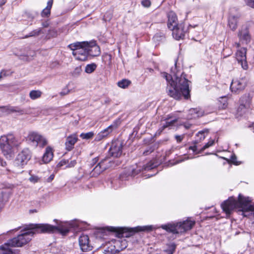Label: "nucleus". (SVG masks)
Segmentation results:
<instances>
[{
  "instance_id": "obj_9",
  "label": "nucleus",
  "mask_w": 254,
  "mask_h": 254,
  "mask_svg": "<svg viewBox=\"0 0 254 254\" xmlns=\"http://www.w3.org/2000/svg\"><path fill=\"white\" fill-rule=\"evenodd\" d=\"M32 153L28 148H24L17 155L15 159V164L17 166L23 167L30 160Z\"/></svg>"
},
{
  "instance_id": "obj_16",
  "label": "nucleus",
  "mask_w": 254,
  "mask_h": 254,
  "mask_svg": "<svg viewBox=\"0 0 254 254\" xmlns=\"http://www.w3.org/2000/svg\"><path fill=\"white\" fill-rule=\"evenodd\" d=\"M171 31H172L173 37L177 40L182 39L185 37L186 31L184 29V25L183 24H180L179 26Z\"/></svg>"
},
{
  "instance_id": "obj_15",
  "label": "nucleus",
  "mask_w": 254,
  "mask_h": 254,
  "mask_svg": "<svg viewBox=\"0 0 254 254\" xmlns=\"http://www.w3.org/2000/svg\"><path fill=\"white\" fill-rule=\"evenodd\" d=\"M79 244L82 251L86 252L92 250V246L89 243V237L83 235L79 238Z\"/></svg>"
},
{
  "instance_id": "obj_29",
  "label": "nucleus",
  "mask_w": 254,
  "mask_h": 254,
  "mask_svg": "<svg viewBox=\"0 0 254 254\" xmlns=\"http://www.w3.org/2000/svg\"><path fill=\"white\" fill-rule=\"evenodd\" d=\"M223 160H226L228 163H233V164L235 165H239L241 164V162L240 161H237V157L236 155L234 154H231V158L230 159L226 158V157H223Z\"/></svg>"
},
{
  "instance_id": "obj_24",
  "label": "nucleus",
  "mask_w": 254,
  "mask_h": 254,
  "mask_svg": "<svg viewBox=\"0 0 254 254\" xmlns=\"http://www.w3.org/2000/svg\"><path fill=\"white\" fill-rule=\"evenodd\" d=\"M53 157V152L52 148L48 146L46 148L45 152L43 156V161L45 163H48L50 162Z\"/></svg>"
},
{
  "instance_id": "obj_46",
  "label": "nucleus",
  "mask_w": 254,
  "mask_h": 254,
  "mask_svg": "<svg viewBox=\"0 0 254 254\" xmlns=\"http://www.w3.org/2000/svg\"><path fill=\"white\" fill-rule=\"evenodd\" d=\"M70 90L68 89L65 88L60 93V94L61 96H64L68 94Z\"/></svg>"
},
{
  "instance_id": "obj_34",
  "label": "nucleus",
  "mask_w": 254,
  "mask_h": 254,
  "mask_svg": "<svg viewBox=\"0 0 254 254\" xmlns=\"http://www.w3.org/2000/svg\"><path fill=\"white\" fill-rule=\"evenodd\" d=\"M115 230V228H102L100 229V232L104 235H109L112 232L114 231Z\"/></svg>"
},
{
  "instance_id": "obj_18",
  "label": "nucleus",
  "mask_w": 254,
  "mask_h": 254,
  "mask_svg": "<svg viewBox=\"0 0 254 254\" xmlns=\"http://www.w3.org/2000/svg\"><path fill=\"white\" fill-rule=\"evenodd\" d=\"M168 27L172 30L179 24L178 23V18L177 15L173 11H170L168 14Z\"/></svg>"
},
{
  "instance_id": "obj_25",
  "label": "nucleus",
  "mask_w": 254,
  "mask_h": 254,
  "mask_svg": "<svg viewBox=\"0 0 254 254\" xmlns=\"http://www.w3.org/2000/svg\"><path fill=\"white\" fill-rule=\"evenodd\" d=\"M76 164L75 160H69L66 159H62L57 165L59 167L65 166V168H71L74 167Z\"/></svg>"
},
{
  "instance_id": "obj_27",
  "label": "nucleus",
  "mask_w": 254,
  "mask_h": 254,
  "mask_svg": "<svg viewBox=\"0 0 254 254\" xmlns=\"http://www.w3.org/2000/svg\"><path fill=\"white\" fill-rule=\"evenodd\" d=\"M18 112L21 114L24 113L23 110L17 111L13 108H9L8 106H0V117L3 116L5 114H8L10 112Z\"/></svg>"
},
{
  "instance_id": "obj_61",
  "label": "nucleus",
  "mask_w": 254,
  "mask_h": 254,
  "mask_svg": "<svg viewBox=\"0 0 254 254\" xmlns=\"http://www.w3.org/2000/svg\"><path fill=\"white\" fill-rule=\"evenodd\" d=\"M220 206H221V207H222V203H221V204H220Z\"/></svg>"
},
{
  "instance_id": "obj_14",
  "label": "nucleus",
  "mask_w": 254,
  "mask_h": 254,
  "mask_svg": "<svg viewBox=\"0 0 254 254\" xmlns=\"http://www.w3.org/2000/svg\"><path fill=\"white\" fill-rule=\"evenodd\" d=\"M11 191L6 189L0 190V212L2 211L5 203L8 201Z\"/></svg>"
},
{
  "instance_id": "obj_37",
  "label": "nucleus",
  "mask_w": 254,
  "mask_h": 254,
  "mask_svg": "<svg viewBox=\"0 0 254 254\" xmlns=\"http://www.w3.org/2000/svg\"><path fill=\"white\" fill-rule=\"evenodd\" d=\"M47 144H48L47 139L45 137L42 136V138H41V139L40 140V141L39 142L38 146H39L41 148H43Z\"/></svg>"
},
{
  "instance_id": "obj_58",
  "label": "nucleus",
  "mask_w": 254,
  "mask_h": 254,
  "mask_svg": "<svg viewBox=\"0 0 254 254\" xmlns=\"http://www.w3.org/2000/svg\"><path fill=\"white\" fill-rule=\"evenodd\" d=\"M147 152H148V151H147V152H144V153H144V154H145V155H147Z\"/></svg>"
},
{
  "instance_id": "obj_39",
  "label": "nucleus",
  "mask_w": 254,
  "mask_h": 254,
  "mask_svg": "<svg viewBox=\"0 0 254 254\" xmlns=\"http://www.w3.org/2000/svg\"><path fill=\"white\" fill-rule=\"evenodd\" d=\"M40 31L41 30L40 29L33 30V31H31L28 35H26L24 37V38H28L30 37L39 35V34L40 32Z\"/></svg>"
},
{
  "instance_id": "obj_11",
  "label": "nucleus",
  "mask_w": 254,
  "mask_h": 254,
  "mask_svg": "<svg viewBox=\"0 0 254 254\" xmlns=\"http://www.w3.org/2000/svg\"><path fill=\"white\" fill-rule=\"evenodd\" d=\"M120 124V119H117L116 120H115L110 126H109L106 128L104 129L103 130L101 131L98 134L96 138V140L97 141H99L103 139V138L106 137L114 129L117 128L119 126Z\"/></svg>"
},
{
  "instance_id": "obj_1",
  "label": "nucleus",
  "mask_w": 254,
  "mask_h": 254,
  "mask_svg": "<svg viewBox=\"0 0 254 254\" xmlns=\"http://www.w3.org/2000/svg\"><path fill=\"white\" fill-rule=\"evenodd\" d=\"M54 227L48 224H31L19 227L13 230L21 229V234L0 247V254H18L13 247H21L28 244L36 233L50 232Z\"/></svg>"
},
{
  "instance_id": "obj_52",
  "label": "nucleus",
  "mask_w": 254,
  "mask_h": 254,
  "mask_svg": "<svg viewBox=\"0 0 254 254\" xmlns=\"http://www.w3.org/2000/svg\"><path fill=\"white\" fill-rule=\"evenodd\" d=\"M189 149L192 150L193 152H195L197 150L196 146L195 145L190 146Z\"/></svg>"
},
{
  "instance_id": "obj_55",
  "label": "nucleus",
  "mask_w": 254,
  "mask_h": 254,
  "mask_svg": "<svg viewBox=\"0 0 254 254\" xmlns=\"http://www.w3.org/2000/svg\"><path fill=\"white\" fill-rule=\"evenodd\" d=\"M232 53V51L231 50H230L229 53L227 55H224V54H223V56L225 57H227V56L231 55Z\"/></svg>"
},
{
  "instance_id": "obj_35",
  "label": "nucleus",
  "mask_w": 254,
  "mask_h": 254,
  "mask_svg": "<svg viewBox=\"0 0 254 254\" xmlns=\"http://www.w3.org/2000/svg\"><path fill=\"white\" fill-rule=\"evenodd\" d=\"M176 246L174 243H171L168 245V249L165 250L166 254H173L175 251Z\"/></svg>"
},
{
  "instance_id": "obj_40",
  "label": "nucleus",
  "mask_w": 254,
  "mask_h": 254,
  "mask_svg": "<svg viewBox=\"0 0 254 254\" xmlns=\"http://www.w3.org/2000/svg\"><path fill=\"white\" fill-rule=\"evenodd\" d=\"M214 143V140H209L207 143H206L204 146L201 148L200 151L202 152L205 149L213 145Z\"/></svg>"
},
{
  "instance_id": "obj_36",
  "label": "nucleus",
  "mask_w": 254,
  "mask_h": 254,
  "mask_svg": "<svg viewBox=\"0 0 254 254\" xmlns=\"http://www.w3.org/2000/svg\"><path fill=\"white\" fill-rule=\"evenodd\" d=\"M93 135H94V133L92 131H90V132H86V133H81L80 135V137L81 138H82V139H89L92 138Z\"/></svg>"
},
{
  "instance_id": "obj_19",
  "label": "nucleus",
  "mask_w": 254,
  "mask_h": 254,
  "mask_svg": "<svg viewBox=\"0 0 254 254\" xmlns=\"http://www.w3.org/2000/svg\"><path fill=\"white\" fill-rule=\"evenodd\" d=\"M239 15L238 14H230L228 17V23L229 28L232 30L236 29L238 25Z\"/></svg>"
},
{
  "instance_id": "obj_45",
  "label": "nucleus",
  "mask_w": 254,
  "mask_h": 254,
  "mask_svg": "<svg viewBox=\"0 0 254 254\" xmlns=\"http://www.w3.org/2000/svg\"><path fill=\"white\" fill-rule=\"evenodd\" d=\"M164 38V37L163 35H161L160 34H156L155 35V36L153 37V39L154 40L156 41H159L163 39Z\"/></svg>"
},
{
  "instance_id": "obj_10",
  "label": "nucleus",
  "mask_w": 254,
  "mask_h": 254,
  "mask_svg": "<svg viewBox=\"0 0 254 254\" xmlns=\"http://www.w3.org/2000/svg\"><path fill=\"white\" fill-rule=\"evenodd\" d=\"M248 83V79L246 77L233 80L230 86L232 92L237 93L244 90Z\"/></svg>"
},
{
  "instance_id": "obj_26",
  "label": "nucleus",
  "mask_w": 254,
  "mask_h": 254,
  "mask_svg": "<svg viewBox=\"0 0 254 254\" xmlns=\"http://www.w3.org/2000/svg\"><path fill=\"white\" fill-rule=\"evenodd\" d=\"M53 3V0H49L47 6L41 12V16L43 17H48L51 13V9Z\"/></svg>"
},
{
  "instance_id": "obj_48",
  "label": "nucleus",
  "mask_w": 254,
  "mask_h": 254,
  "mask_svg": "<svg viewBox=\"0 0 254 254\" xmlns=\"http://www.w3.org/2000/svg\"><path fill=\"white\" fill-rule=\"evenodd\" d=\"M184 137V135H175V138H176L177 142H178V143L181 142L183 140Z\"/></svg>"
},
{
  "instance_id": "obj_57",
  "label": "nucleus",
  "mask_w": 254,
  "mask_h": 254,
  "mask_svg": "<svg viewBox=\"0 0 254 254\" xmlns=\"http://www.w3.org/2000/svg\"><path fill=\"white\" fill-rule=\"evenodd\" d=\"M252 127L253 129L254 130V124H253Z\"/></svg>"
},
{
  "instance_id": "obj_2",
  "label": "nucleus",
  "mask_w": 254,
  "mask_h": 254,
  "mask_svg": "<svg viewBox=\"0 0 254 254\" xmlns=\"http://www.w3.org/2000/svg\"><path fill=\"white\" fill-rule=\"evenodd\" d=\"M161 75L170 85L167 92L170 97L176 100L181 99L182 96L185 99L190 98V90L188 83L189 81L184 73L177 72L170 75L164 72L161 73Z\"/></svg>"
},
{
  "instance_id": "obj_20",
  "label": "nucleus",
  "mask_w": 254,
  "mask_h": 254,
  "mask_svg": "<svg viewBox=\"0 0 254 254\" xmlns=\"http://www.w3.org/2000/svg\"><path fill=\"white\" fill-rule=\"evenodd\" d=\"M88 55L91 56H98L100 54L99 47L97 46L94 42L88 43Z\"/></svg>"
},
{
  "instance_id": "obj_3",
  "label": "nucleus",
  "mask_w": 254,
  "mask_h": 254,
  "mask_svg": "<svg viewBox=\"0 0 254 254\" xmlns=\"http://www.w3.org/2000/svg\"><path fill=\"white\" fill-rule=\"evenodd\" d=\"M195 224L194 221L186 220L180 223H170L165 225H162L160 227L168 232L173 234H178L185 232L192 228ZM160 228L157 226L146 225L143 226H137L134 228L128 229L131 232H150Z\"/></svg>"
},
{
  "instance_id": "obj_59",
  "label": "nucleus",
  "mask_w": 254,
  "mask_h": 254,
  "mask_svg": "<svg viewBox=\"0 0 254 254\" xmlns=\"http://www.w3.org/2000/svg\"><path fill=\"white\" fill-rule=\"evenodd\" d=\"M124 229H123V228H122V232H121V233H123V234L124 233V231H123Z\"/></svg>"
},
{
  "instance_id": "obj_56",
  "label": "nucleus",
  "mask_w": 254,
  "mask_h": 254,
  "mask_svg": "<svg viewBox=\"0 0 254 254\" xmlns=\"http://www.w3.org/2000/svg\"><path fill=\"white\" fill-rule=\"evenodd\" d=\"M122 242L124 244L125 246H124V248H125L126 247V244H127L126 241L125 240H124L123 241H122Z\"/></svg>"
},
{
  "instance_id": "obj_8",
  "label": "nucleus",
  "mask_w": 254,
  "mask_h": 254,
  "mask_svg": "<svg viewBox=\"0 0 254 254\" xmlns=\"http://www.w3.org/2000/svg\"><path fill=\"white\" fill-rule=\"evenodd\" d=\"M235 46L238 48L235 53V57L238 63L241 64L242 67L247 70L248 68V64L247 62L246 53L247 49L245 48H240V44L236 43Z\"/></svg>"
},
{
  "instance_id": "obj_22",
  "label": "nucleus",
  "mask_w": 254,
  "mask_h": 254,
  "mask_svg": "<svg viewBox=\"0 0 254 254\" xmlns=\"http://www.w3.org/2000/svg\"><path fill=\"white\" fill-rule=\"evenodd\" d=\"M77 140V138L74 135L68 136L65 143L66 149L68 151H70L73 148Z\"/></svg>"
},
{
  "instance_id": "obj_47",
  "label": "nucleus",
  "mask_w": 254,
  "mask_h": 254,
  "mask_svg": "<svg viewBox=\"0 0 254 254\" xmlns=\"http://www.w3.org/2000/svg\"><path fill=\"white\" fill-rule=\"evenodd\" d=\"M245 1L248 5L254 8V0H245Z\"/></svg>"
},
{
  "instance_id": "obj_49",
  "label": "nucleus",
  "mask_w": 254,
  "mask_h": 254,
  "mask_svg": "<svg viewBox=\"0 0 254 254\" xmlns=\"http://www.w3.org/2000/svg\"><path fill=\"white\" fill-rule=\"evenodd\" d=\"M7 71L3 70L0 73V78H1L3 76H7Z\"/></svg>"
},
{
  "instance_id": "obj_30",
  "label": "nucleus",
  "mask_w": 254,
  "mask_h": 254,
  "mask_svg": "<svg viewBox=\"0 0 254 254\" xmlns=\"http://www.w3.org/2000/svg\"><path fill=\"white\" fill-rule=\"evenodd\" d=\"M42 92L40 90H32L29 93V96L32 100H35L41 96Z\"/></svg>"
},
{
  "instance_id": "obj_51",
  "label": "nucleus",
  "mask_w": 254,
  "mask_h": 254,
  "mask_svg": "<svg viewBox=\"0 0 254 254\" xmlns=\"http://www.w3.org/2000/svg\"><path fill=\"white\" fill-rule=\"evenodd\" d=\"M103 254H113L112 251H110L109 249H107V250H104Z\"/></svg>"
},
{
  "instance_id": "obj_33",
  "label": "nucleus",
  "mask_w": 254,
  "mask_h": 254,
  "mask_svg": "<svg viewBox=\"0 0 254 254\" xmlns=\"http://www.w3.org/2000/svg\"><path fill=\"white\" fill-rule=\"evenodd\" d=\"M96 67L95 64H88L85 67V71L87 73H91L95 70Z\"/></svg>"
},
{
  "instance_id": "obj_12",
  "label": "nucleus",
  "mask_w": 254,
  "mask_h": 254,
  "mask_svg": "<svg viewBox=\"0 0 254 254\" xmlns=\"http://www.w3.org/2000/svg\"><path fill=\"white\" fill-rule=\"evenodd\" d=\"M109 161L108 159H104L101 161L93 169L91 175L92 177L98 176L103 171L108 168Z\"/></svg>"
},
{
  "instance_id": "obj_53",
  "label": "nucleus",
  "mask_w": 254,
  "mask_h": 254,
  "mask_svg": "<svg viewBox=\"0 0 254 254\" xmlns=\"http://www.w3.org/2000/svg\"><path fill=\"white\" fill-rule=\"evenodd\" d=\"M6 165V163L5 161H3L0 158V165L1 166H5Z\"/></svg>"
},
{
  "instance_id": "obj_5",
  "label": "nucleus",
  "mask_w": 254,
  "mask_h": 254,
  "mask_svg": "<svg viewBox=\"0 0 254 254\" xmlns=\"http://www.w3.org/2000/svg\"><path fill=\"white\" fill-rule=\"evenodd\" d=\"M20 144V141L12 134L3 135L0 137V148L3 155L7 159L13 157L14 148L18 147Z\"/></svg>"
},
{
  "instance_id": "obj_44",
  "label": "nucleus",
  "mask_w": 254,
  "mask_h": 254,
  "mask_svg": "<svg viewBox=\"0 0 254 254\" xmlns=\"http://www.w3.org/2000/svg\"><path fill=\"white\" fill-rule=\"evenodd\" d=\"M141 4L144 7H149L151 5V1L150 0H143Z\"/></svg>"
},
{
  "instance_id": "obj_4",
  "label": "nucleus",
  "mask_w": 254,
  "mask_h": 254,
  "mask_svg": "<svg viewBox=\"0 0 254 254\" xmlns=\"http://www.w3.org/2000/svg\"><path fill=\"white\" fill-rule=\"evenodd\" d=\"M251 201L250 197H245L241 194L239 195L238 201L232 197L230 198L223 202V212L228 215L234 209L239 208L244 216H247L246 214L247 212H250L252 215L254 216V205L251 204Z\"/></svg>"
},
{
  "instance_id": "obj_43",
  "label": "nucleus",
  "mask_w": 254,
  "mask_h": 254,
  "mask_svg": "<svg viewBox=\"0 0 254 254\" xmlns=\"http://www.w3.org/2000/svg\"><path fill=\"white\" fill-rule=\"evenodd\" d=\"M204 133H205V132L204 131H199L196 135L198 137H199V141H201V140H203L205 137V136L204 135Z\"/></svg>"
},
{
  "instance_id": "obj_38",
  "label": "nucleus",
  "mask_w": 254,
  "mask_h": 254,
  "mask_svg": "<svg viewBox=\"0 0 254 254\" xmlns=\"http://www.w3.org/2000/svg\"><path fill=\"white\" fill-rule=\"evenodd\" d=\"M176 122H177V120H176V119L170 121H167L166 122L165 124H164L162 126L161 131L163 130L164 128H165L166 127H168L173 126L174 124V123H176Z\"/></svg>"
},
{
  "instance_id": "obj_13",
  "label": "nucleus",
  "mask_w": 254,
  "mask_h": 254,
  "mask_svg": "<svg viewBox=\"0 0 254 254\" xmlns=\"http://www.w3.org/2000/svg\"><path fill=\"white\" fill-rule=\"evenodd\" d=\"M122 143L119 141H115L112 143L110 148V153L114 157L120 156L122 153Z\"/></svg>"
},
{
  "instance_id": "obj_31",
  "label": "nucleus",
  "mask_w": 254,
  "mask_h": 254,
  "mask_svg": "<svg viewBox=\"0 0 254 254\" xmlns=\"http://www.w3.org/2000/svg\"><path fill=\"white\" fill-rule=\"evenodd\" d=\"M131 84V81L128 79H124L118 82L119 87L125 89Z\"/></svg>"
},
{
  "instance_id": "obj_21",
  "label": "nucleus",
  "mask_w": 254,
  "mask_h": 254,
  "mask_svg": "<svg viewBox=\"0 0 254 254\" xmlns=\"http://www.w3.org/2000/svg\"><path fill=\"white\" fill-rule=\"evenodd\" d=\"M238 36L240 41L246 44H248L251 41V36L249 32L247 29L242 30L239 32Z\"/></svg>"
},
{
  "instance_id": "obj_7",
  "label": "nucleus",
  "mask_w": 254,
  "mask_h": 254,
  "mask_svg": "<svg viewBox=\"0 0 254 254\" xmlns=\"http://www.w3.org/2000/svg\"><path fill=\"white\" fill-rule=\"evenodd\" d=\"M253 95L246 93L239 99V106L237 109V114L240 116H246L252 110V99Z\"/></svg>"
},
{
  "instance_id": "obj_6",
  "label": "nucleus",
  "mask_w": 254,
  "mask_h": 254,
  "mask_svg": "<svg viewBox=\"0 0 254 254\" xmlns=\"http://www.w3.org/2000/svg\"><path fill=\"white\" fill-rule=\"evenodd\" d=\"M72 51V55L76 59L85 61L87 60L88 56V42H76L68 46Z\"/></svg>"
},
{
  "instance_id": "obj_41",
  "label": "nucleus",
  "mask_w": 254,
  "mask_h": 254,
  "mask_svg": "<svg viewBox=\"0 0 254 254\" xmlns=\"http://www.w3.org/2000/svg\"><path fill=\"white\" fill-rule=\"evenodd\" d=\"M29 180L31 183H36L39 181L40 178L38 176L31 175Z\"/></svg>"
},
{
  "instance_id": "obj_54",
  "label": "nucleus",
  "mask_w": 254,
  "mask_h": 254,
  "mask_svg": "<svg viewBox=\"0 0 254 254\" xmlns=\"http://www.w3.org/2000/svg\"><path fill=\"white\" fill-rule=\"evenodd\" d=\"M98 161V158H95L92 160L93 163H96Z\"/></svg>"
},
{
  "instance_id": "obj_23",
  "label": "nucleus",
  "mask_w": 254,
  "mask_h": 254,
  "mask_svg": "<svg viewBox=\"0 0 254 254\" xmlns=\"http://www.w3.org/2000/svg\"><path fill=\"white\" fill-rule=\"evenodd\" d=\"M49 225L54 227L52 229V230L50 232H42V233H54L56 231H58L64 235H66L69 231V229L68 227L66 226H64L63 225H59V226H54L52 225L48 224Z\"/></svg>"
},
{
  "instance_id": "obj_50",
  "label": "nucleus",
  "mask_w": 254,
  "mask_h": 254,
  "mask_svg": "<svg viewBox=\"0 0 254 254\" xmlns=\"http://www.w3.org/2000/svg\"><path fill=\"white\" fill-rule=\"evenodd\" d=\"M54 178V175L52 174L50 175V176L47 179V182H51Z\"/></svg>"
},
{
  "instance_id": "obj_28",
  "label": "nucleus",
  "mask_w": 254,
  "mask_h": 254,
  "mask_svg": "<svg viewBox=\"0 0 254 254\" xmlns=\"http://www.w3.org/2000/svg\"><path fill=\"white\" fill-rule=\"evenodd\" d=\"M190 114L193 118L199 117L203 115V111L200 108H192L190 110Z\"/></svg>"
},
{
  "instance_id": "obj_17",
  "label": "nucleus",
  "mask_w": 254,
  "mask_h": 254,
  "mask_svg": "<svg viewBox=\"0 0 254 254\" xmlns=\"http://www.w3.org/2000/svg\"><path fill=\"white\" fill-rule=\"evenodd\" d=\"M42 135L36 132L30 133L27 138L28 143L34 147L38 146L40 140L42 138Z\"/></svg>"
},
{
  "instance_id": "obj_42",
  "label": "nucleus",
  "mask_w": 254,
  "mask_h": 254,
  "mask_svg": "<svg viewBox=\"0 0 254 254\" xmlns=\"http://www.w3.org/2000/svg\"><path fill=\"white\" fill-rule=\"evenodd\" d=\"M112 17V15L111 12H107L103 17V20L105 21H109Z\"/></svg>"
},
{
  "instance_id": "obj_32",
  "label": "nucleus",
  "mask_w": 254,
  "mask_h": 254,
  "mask_svg": "<svg viewBox=\"0 0 254 254\" xmlns=\"http://www.w3.org/2000/svg\"><path fill=\"white\" fill-rule=\"evenodd\" d=\"M158 165V162H156L154 160H151L149 162H148L146 165L144 166V169L145 170H151L155 167H157Z\"/></svg>"
},
{
  "instance_id": "obj_60",
  "label": "nucleus",
  "mask_w": 254,
  "mask_h": 254,
  "mask_svg": "<svg viewBox=\"0 0 254 254\" xmlns=\"http://www.w3.org/2000/svg\"><path fill=\"white\" fill-rule=\"evenodd\" d=\"M223 109H224V108H225V104L223 103Z\"/></svg>"
}]
</instances>
